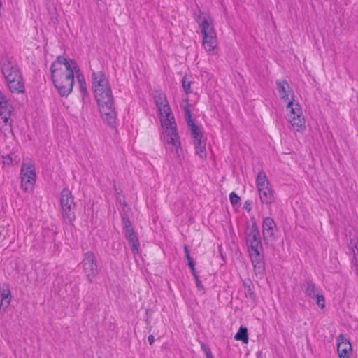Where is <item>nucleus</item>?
<instances>
[{"instance_id": "393cba45", "label": "nucleus", "mask_w": 358, "mask_h": 358, "mask_svg": "<svg viewBox=\"0 0 358 358\" xmlns=\"http://www.w3.org/2000/svg\"><path fill=\"white\" fill-rule=\"evenodd\" d=\"M314 299H316V303L321 309L325 308V299L322 294L318 293Z\"/></svg>"}, {"instance_id": "cd10ccee", "label": "nucleus", "mask_w": 358, "mask_h": 358, "mask_svg": "<svg viewBox=\"0 0 358 358\" xmlns=\"http://www.w3.org/2000/svg\"><path fill=\"white\" fill-rule=\"evenodd\" d=\"M1 159L3 166H10L13 163V158L10 155H3Z\"/></svg>"}, {"instance_id": "aec40b11", "label": "nucleus", "mask_w": 358, "mask_h": 358, "mask_svg": "<svg viewBox=\"0 0 358 358\" xmlns=\"http://www.w3.org/2000/svg\"><path fill=\"white\" fill-rule=\"evenodd\" d=\"M256 186L257 189L270 186L271 184L264 171H259L256 177Z\"/></svg>"}, {"instance_id": "39448f33", "label": "nucleus", "mask_w": 358, "mask_h": 358, "mask_svg": "<svg viewBox=\"0 0 358 358\" xmlns=\"http://www.w3.org/2000/svg\"><path fill=\"white\" fill-rule=\"evenodd\" d=\"M1 69L10 92L17 94L24 92V85L15 61L8 57H2Z\"/></svg>"}, {"instance_id": "b1692460", "label": "nucleus", "mask_w": 358, "mask_h": 358, "mask_svg": "<svg viewBox=\"0 0 358 358\" xmlns=\"http://www.w3.org/2000/svg\"><path fill=\"white\" fill-rule=\"evenodd\" d=\"M78 84H79V90L83 97H85L87 94V90L86 87V83L84 79V76L80 73V71L76 76Z\"/></svg>"}, {"instance_id": "4468645a", "label": "nucleus", "mask_w": 358, "mask_h": 358, "mask_svg": "<svg viewBox=\"0 0 358 358\" xmlns=\"http://www.w3.org/2000/svg\"><path fill=\"white\" fill-rule=\"evenodd\" d=\"M201 34L216 32L211 17L208 13H201L196 18Z\"/></svg>"}, {"instance_id": "f03ea898", "label": "nucleus", "mask_w": 358, "mask_h": 358, "mask_svg": "<svg viewBox=\"0 0 358 358\" xmlns=\"http://www.w3.org/2000/svg\"><path fill=\"white\" fill-rule=\"evenodd\" d=\"M276 86L280 98L287 102L286 109L292 130L296 132H303L306 130L305 117L300 104L294 101L292 89L285 80H277Z\"/></svg>"}, {"instance_id": "dca6fc26", "label": "nucleus", "mask_w": 358, "mask_h": 358, "mask_svg": "<svg viewBox=\"0 0 358 358\" xmlns=\"http://www.w3.org/2000/svg\"><path fill=\"white\" fill-rule=\"evenodd\" d=\"M337 352L339 358H348L352 351V345L349 340L346 339L343 334L337 337Z\"/></svg>"}, {"instance_id": "2f4dec72", "label": "nucleus", "mask_w": 358, "mask_h": 358, "mask_svg": "<svg viewBox=\"0 0 358 358\" xmlns=\"http://www.w3.org/2000/svg\"><path fill=\"white\" fill-rule=\"evenodd\" d=\"M195 279V281H196V287L199 289H203V287L202 285V283L201 282V280L199 279V276H196L194 278Z\"/></svg>"}, {"instance_id": "9b49d317", "label": "nucleus", "mask_w": 358, "mask_h": 358, "mask_svg": "<svg viewBox=\"0 0 358 358\" xmlns=\"http://www.w3.org/2000/svg\"><path fill=\"white\" fill-rule=\"evenodd\" d=\"M83 271L90 282H92L99 274L98 266L95 255L92 252L85 253L82 262Z\"/></svg>"}, {"instance_id": "20e7f679", "label": "nucleus", "mask_w": 358, "mask_h": 358, "mask_svg": "<svg viewBox=\"0 0 358 358\" xmlns=\"http://www.w3.org/2000/svg\"><path fill=\"white\" fill-rule=\"evenodd\" d=\"M245 241L254 268L262 269L264 267L263 247L259 231L255 222L252 223L251 226L247 227L245 229Z\"/></svg>"}, {"instance_id": "bb28decb", "label": "nucleus", "mask_w": 358, "mask_h": 358, "mask_svg": "<svg viewBox=\"0 0 358 358\" xmlns=\"http://www.w3.org/2000/svg\"><path fill=\"white\" fill-rule=\"evenodd\" d=\"M182 81V87H183V90L185 92V93L187 94L191 93L192 92L191 87H190L191 86V82L187 80L186 77H183Z\"/></svg>"}, {"instance_id": "ddd939ff", "label": "nucleus", "mask_w": 358, "mask_h": 358, "mask_svg": "<svg viewBox=\"0 0 358 358\" xmlns=\"http://www.w3.org/2000/svg\"><path fill=\"white\" fill-rule=\"evenodd\" d=\"M202 45L206 51L214 55L217 53V40L216 32L202 35Z\"/></svg>"}, {"instance_id": "c85d7f7f", "label": "nucleus", "mask_w": 358, "mask_h": 358, "mask_svg": "<svg viewBox=\"0 0 358 358\" xmlns=\"http://www.w3.org/2000/svg\"><path fill=\"white\" fill-rule=\"evenodd\" d=\"M229 199L231 204L233 205H236L239 203L241 200L240 197L235 192H231L229 194Z\"/></svg>"}, {"instance_id": "c756f323", "label": "nucleus", "mask_w": 358, "mask_h": 358, "mask_svg": "<svg viewBox=\"0 0 358 358\" xmlns=\"http://www.w3.org/2000/svg\"><path fill=\"white\" fill-rule=\"evenodd\" d=\"M201 348L203 350L207 358H213L211 351L205 344H201Z\"/></svg>"}, {"instance_id": "6ab92c4d", "label": "nucleus", "mask_w": 358, "mask_h": 358, "mask_svg": "<svg viewBox=\"0 0 358 358\" xmlns=\"http://www.w3.org/2000/svg\"><path fill=\"white\" fill-rule=\"evenodd\" d=\"M0 294L1 296V306H4L7 308L11 301V294L9 285L6 283H3L0 286Z\"/></svg>"}, {"instance_id": "58836bf2", "label": "nucleus", "mask_w": 358, "mask_h": 358, "mask_svg": "<svg viewBox=\"0 0 358 358\" xmlns=\"http://www.w3.org/2000/svg\"><path fill=\"white\" fill-rule=\"evenodd\" d=\"M191 271L192 272V275H194V278H195L196 276H198L195 268H194V270H191Z\"/></svg>"}, {"instance_id": "4be33fe9", "label": "nucleus", "mask_w": 358, "mask_h": 358, "mask_svg": "<svg viewBox=\"0 0 358 358\" xmlns=\"http://www.w3.org/2000/svg\"><path fill=\"white\" fill-rule=\"evenodd\" d=\"M303 288L304 289L305 293L309 297L314 299L318 294L315 285L310 282H307L305 284H303Z\"/></svg>"}, {"instance_id": "f257e3e1", "label": "nucleus", "mask_w": 358, "mask_h": 358, "mask_svg": "<svg viewBox=\"0 0 358 358\" xmlns=\"http://www.w3.org/2000/svg\"><path fill=\"white\" fill-rule=\"evenodd\" d=\"M51 78L62 96H67L73 90L75 76L80 72L77 63L63 56H58L50 66Z\"/></svg>"}, {"instance_id": "f704fd0d", "label": "nucleus", "mask_w": 358, "mask_h": 358, "mask_svg": "<svg viewBox=\"0 0 358 358\" xmlns=\"http://www.w3.org/2000/svg\"><path fill=\"white\" fill-rule=\"evenodd\" d=\"M183 248H184V251H185V256L189 255V251L187 245H185Z\"/></svg>"}, {"instance_id": "c9c22d12", "label": "nucleus", "mask_w": 358, "mask_h": 358, "mask_svg": "<svg viewBox=\"0 0 358 358\" xmlns=\"http://www.w3.org/2000/svg\"><path fill=\"white\" fill-rule=\"evenodd\" d=\"M166 143L167 144L166 142ZM168 145H169V143H168ZM170 145L173 146V149H171V151H173V150H174L176 152H178V149L180 148V145H179L178 149H176V147L173 145H172V144H170Z\"/></svg>"}, {"instance_id": "f8f14e48", "label": "nucleus", "mask_w": 358, "mask_h": 358, "mask_svg": "<svg viewBox=\"0 0 358 358\" xmlns=\"http://www.w3.org/2000/svg\"><path fill=\"white\" fill-rule=\"evenodd\" d=\"M185 117L187 120V126L189 127L191 136L193 139V143H197L198 141H202V133L192 119L188 105L185 107Z\"/></svg>"}, {"instance_id": "423d86ee", "label": "nucleus", "mask_w": 358, "mask_h": 358, "mask_svg": "<svg viewBox=\"0 0 358 358\" xmlns=\"http://www.w3.org/2000/svg\"><path fill=\"white\" fill-rule=\"evenodd\" d=\"M92 80V89L97 102L113 97L109 81L103 71L93 72Z\"/></svg>"}, {"instance_id": "0eeeda50", "label": "nucleus", "mask_w": 358, "mask_h": 358, "mask_svg": "<svg viewBox=\"0 0 358 358\" xmlns=\"http://www.w3.org/2000/svg\"><path fill=\"white\" fill-rule=\"evenodd\" d=\"M20 187L25 192H31L36 182V167L31 159H24L20 167Z\"/></svg>"}, {"instance_id": "412c9836", "label": "nucleus", "mask_w": 358, "mask_h": 358, "mask_svg": "<svg viewBox=\"0 0 358 358\" xmlns=\"http://www.w3.org/2000/svg\"><path fill=\"white\" fill-rule=\"evenodd\" d=\"M196 154L199 156L202 159H206L207 157V153L206 150V142L204 141H198L194 143Z\"/></svg>"}, {"instance_id": "5701e85b", "label": "nucleus", "mask_w": 358, "mask_h": 358, "mask_svg": "<svg viewBox=\"0 0 358 358\" xmlns=\"http://www.w3.org/2000/svg\"><path fill=\"white\" fill-rule=\"evenodd\" d=\"M234 338L237 341H241L243 343H248V335L247 328L245 327L241 326Z\"/></svg>"}, {"instance_id": "1a4fd4ad", "label": "nucleus", "mask_w": 358, "mask_h": 358, "mask_svg": "<svg viewBox=\"0 0 358 358\" xmlns=\"http://www.w3.org/2000/svg\"><path fill=\"white\" fill-rule=\"evenodd\" d=\"M97 103L103 120L108 125L113 126L117 117L113 97L108 100L98 101Z\"/></svg>"}, {"instance_id": "f3484780", "label": "nucleus", "mask_w": 358, "mask_h": 358, "mask_svg": "<svg viewBox=\"0 0 358 358\" xmlns=\"http://www.w3.org/2000/svg\"><path fill=\"white\" fill-rule=\"evenodd\" d=\"M262 203L271 205L275 201V193L271 185L258 189Z\"/></svg>"}, {"instance_id": "7c9ffc66", "label": "nucleus", "mask_w": 358, "mask_h": 358, "mask_svg": "<svg viewBox=\"0 0 358 358\" xmlns=\"http://www.w3.org/2000/svg\"><path fill=\"white\" fill-rule=\"evenodd\" d=\"M245 296L252 299H253L255 296V293L252 290V287L251 286H250V285H248V288L247 289V290L245 292Z\"/></svg>"}, {"instance_id": "ea45409f", "label": "nucleus", "mask_w": 358, "mask_h": 358, "mask_svg": "<svg viewBox=\"0 0 358 358\" xmlns=\"http://www.w3.org/2000/svg\"><path fill=\"white\" fill-rule=\"evenodd\" d=\"M186 258H187V259L188 263H189V262H193L192 259V258H191V257H190V255H188V256H186Z\"/></svg>"}, {"instance_id": "72a5a7b5", "label": "nucleus", "mask_w": 358, "mask_h": 358, "mask_svg": "<svg viewBox=\"0 0 358 358\" xmlns=\"http://www.w3.org/2000/svg\"><path fill=\"white\" fill-rule=\"evenodd\" d=\"M148 342H149V344L151 345L153 344L154 341H155V337L153 335H150L148 338Z\"/></svg>"}, {"instance_id": "9d476101", "label": "nucleus", "mask_w": 358, "mask_h": 358, "mask_svg": "<svg viewBox=\"0 0 358 358\" xmlns=\"http://www.w3.org/2000/svg\"><path fill=\"white\" fill-rule=\"evenodd\" d=\"M122 220L123 224V232L129 245H130L131 252L134 255L138 254L140 250V243L138 236L134 231V229L132 227L129 218L123 216Z\"/></svg>"}, {"instance_id": "7ed1b4c3", "label": "nucleus", "mask_w": 358, "mask_h": 358, "mask_svg": "<svg viewBox=\"0 0 358 358\" xmlns=\"http://www.w3.org/2000/svg\"><path fill=\"white\" fill-rule=\"evenodd\" d=\"M153 98L158 109L161 124L164 129V140L167 143L173 145L178 149L180 145V138L177 133L174 117L166 96L163 92L156 91L154 93Z\"/></svg>"}, {"instance_id": "a211bd4d", "label": "nucleus", "mask_w": 358, "mask_h": 358, "mask_svg": "<svg viewBox=\"0 0 358 358\" xmlns=\"http://www.w3.org/2000/svg\"><path fill=\"white\" fill-rule=\"evenodd\" d=\"M10 108L0 110V130L6 131L11 127Z\"/></svg>"}, {"instance_id": "2eb2a0df", "label": "nucleus", "mask_w": 358, "mask_h": 358, "mask_svg": "<svg viewBox=\"0 0 358 358\" xmlns=\"http://www.w3.org/2000/svg\"><path fill=\"white\" fill-rule=\"evenodd\" d=\"M276 224L274 220L269 217H265L262 222V234L266 243L274 239Z\"/></svg>"}, {"instance_id": "a878e982", "label": "nucleus", "mask_w": 358, "mask_h": 358, "mask_svg": "<svg viewBox=\"0 0 358 358\" xmlns=\"http://www.w3.org/2000/svg\"><path fill=\"white\" fill-rule=\"evenodd\" d=\"M10 108L8 107V101L3 94L1 91L0 90V110Z\"/></svg>"}, {"instance_id": "e433bc0d", "label": "nucleus", "mask_w": 358, "mask_h": 358, "mask_svg": "<svg viewBox=\"0 0 358 358\" xmlns=\"http://www.w3.org/2000/svg\"><path fill=\"white\" fill-rule=\"evenodd\" d=\"M188 265H189V268H191V270H194V268H195L194 264L193 262L188 263Z\"/></svg>"}, {"instance_id": "473e14b6", "label": "nucleus", "mask_w": 358, "mask_h": 358, "mask_svg": "<svg viewBox=\"0 0 358 358\" xmlns=\"http://www.w3.org/2000/svg\"><path fill=\"white\" fill-rule=\"evenodd\" d=\"M244 208L247 210L248 212H250L251 210V202L249 201H245Z\"/></svg>"}, {"instance_id": "6e6552de", "label": "nucleus", "mask_w": 358, "mask_h": 358, "mask_svg": "<svg viewBox=\"0 0 358 358\" xmlns=\"http://www.w3.org/2000/svg\"><path fill=\"white\" fill-rule=\"evenodd\" d=\"M60 206L64 222L72 224L76 218V203L71 192L67 188L63 189L61 192Z\"/></svg>"}, {"instance_id": "4c0bfd02", "label": "nucleus", "mask_w": 358, "mask_h": 358, "mask_svg": "<svg viewBox=\"0 0 358 358\" xmlns=\"http://www.w3.org/2000/svg\"><path fill=\"white\" fill-rule=\"evenodd\" d=\"M245 287H246L247 288H248V285H250V286H251V282L250 280H248V282H243Z\"/></svg>"}]
</instances>
